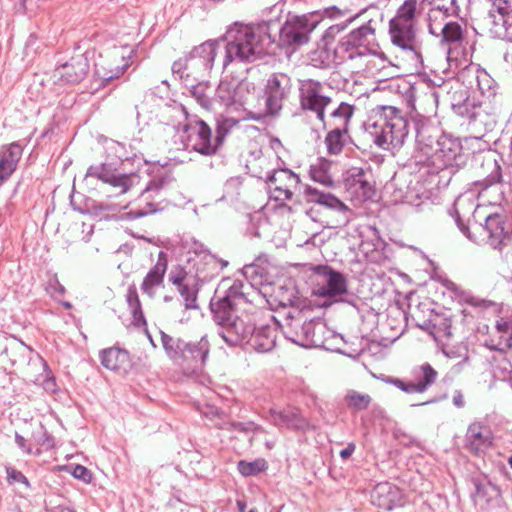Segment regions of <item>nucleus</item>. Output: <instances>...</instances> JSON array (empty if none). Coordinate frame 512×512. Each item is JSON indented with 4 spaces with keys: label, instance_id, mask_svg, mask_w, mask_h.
<instances>
[{
    "label": "nucleus",
    "instance_id": "nucleus-1",
    "mask_svg": "<svg viewBox=\"0 0 512 512\" xmlns=\"http://www.w3.org/2000/svg\"><path fill=\"white\" fill-rule=\"evenodd\" d=\"M222 68L233 63H251L268 53L273 44L266 25L235 23L228 28L223 38Z\"/></svg>",
    "mask_w": 512,
    "mask_h": 512
},
{
    "label": "nucleus",
    "instance_id": "nucleus-2",
    "mask_svg": "<svg viewBox=\"0 0 512 512\" xmlns=\"http://www.w3.org/2000/svg\"><path fill=\"white\" fill-rule=\"evenodd\" d=\"M243 288L242 282L235 281L224 296L212 300L210 304L214 320L222 327L219 335L229 346L248 343L254 328L236 315L238 309L247 303Z\"/></svg>",
    "mask_w": 512,
    "mask_h": 512
},
{
    "label": "nucleus",
    "instance_id": "nucleus-3",
    "mask_svg": "<svg viewBox=\"0 0 512 512\" xmlns=\"http://www.w3.org/2000/svg\"><path fill=\"white\" fill-rule=\"evenodd\" d=\"M364 128L372 141L384 150L400 148L408 134L407 120L392 106L373 110Z\"/></svg>",
    "mask_w": 512,
    "mask_h": 512
},
{
    "label": "nucleus",
    "instance_id": "nucleus-4",
    "mask_svg": "<svg viewBox=\"0 0 512 512\" xmlns=\"http://www.w3.org/2000/svg\"><path fill=\"white\" fill-rule=\"evenodd\" d=\"M374 32L371 21L351 31L336 48V54L341 61L359 59V66L364 65L370 72L377 70V63L379 61L383 63L385 59L368 47Z\"/></svg>",
    "mask_w": 512,
    "mask_h": 512
},
{
    "label": "nucleus",
    "instance_id": "nucleus-5",
    "mask_svg": "<svg viewBox=\"0 0 512 512\" xmlns=\"http://www.w3.org/2000/svg\"><path fill=\"white\" fill-rule=\"evenodd\" d=\"M160 335L163 349L172 361L193 370L204 366L210 351V343L206 336L196 342H186L163 331H160Z\"/></svg>",
    "mask_w": 512,
    "mask_h": 512
},
{
    "label": "nucleus",
    "instance_id": "nucleus-6",
    "mask_svg": "<svg viewBox=\"0 0 512 512\" xmlns=\"http://www.w3.org/2000/svg\"><path fill=\"white\" fill-rule=\"evenodd\" d=\"M303 197L307 203L323 206L328 209L330 213L334 214V217L328 215L322 217L315 208L311 207L307 209L306 215L311 220L320 222L325 228L337 229L345 227L351 221V210L331 193H326L312 186H306Z\"/></svg>",
    "mask_w": 512,
    "mask_h": 512
},
{
    "label": "nucleus",
    "instance_id": "nucleus-7",
    "mask_svg": "<svg viewBox=\"0 0 512 512\" xmlns=\"http://www.w3.org/2000/svg\"><path fill=\"white\" fill-rule=\"evenodd\" d=\"M473 234L468 238L474 242H486L500 254L509 255L512 244V222L499 213L489 214L485 223L472 224Z\"/></svg>",
    "mask_w": 512,
    "mask_h": 512
},
{
    "label": "nucleus",
    "instance_id": "nucleus-8",
    "mask_svg": "<svg viewBox=\"0 0 512 512\" xmlns=\"http://www.w3.org/2000/svg\"><path fill=\"white\" fill-rule=\"evenodd\" d=\"M254 95L253 83L226 76L218 84L214 100L230 112L249 111L253 106Z\"/></svg>",
    "mask_w": 512,
    "mask_h": 512
},
{
    "label": "nucleus",
    "instance_id": "nucleus-9",
    "mask_svg": "<svg viewBox=\"0 0 512 512\" xmlns=\"http://www.w3.org/2000/svg\"><path fill=\"white\" fill-rule=\"evenodd\" d=\"M475 160L476 162H481L483 172L480 175L484 176L483 179L474 182L475 188L480 187L477 191L478 197L482 199L488 198L490 204L502 205V202L505 200L502 189L499 185H494L501 177L497 161L490 153L478 156Z\"/></svg>",
    "mask_w": 512,
    "mask_h": 512
},
{
    "label": "nucleus",
    "instance_id": "nucleus-10",
    "mask_svg": "<svg viewBox=\"0 0 512 512\" xmlns=\"http://www.w3.org/2000/svg\"><path fill=\"white\" fill-rule=\"evenodd\" d=\"M429 161L437 170L450 169L455 172L465 165L467 155L462 152L461 144L457 139L442 135L438 138Z\"/></svg>",
    "mask_w": 512,
    "mask_h": 512
},
{
    "label": "nucleus",
    "instance_id": "nucleus-11",
    "mask_svg": "<svg viewBox=\"0 0 512 512\" xmlns=\"http://www.w3.org/2000/svg\"><path fill=\"white\" fill-rule=\"evenodd\" d=\"M332 102V98L326 94L325 87L312 79L300 81L299 103L302 110L313 112L326 128L325 108Z\"/></svg>",
    "mask_w": 512,
    "mask_h": 512
},
{
    "label": "nucleus",
    "instance_id": "nucleus-12",
    "mask_svg": "<svg viewBox=\"0 0 512 512\" xmlns=\"http://www.w3.org/2000/svg\"><path fill=\"white\" fill-rule=\"evenodd\" d=\"M320 22L318 12L310 15L291 16L280 31V38L287 45H301L308 41L309 34Z\"/></svg>",
    "mask_w": 512,
    "mask_h": 512
},
{
    "label": "nucleus",
    "instance_id": "nucleus-13",
    "mask_svg": "<svg viewBox=\"0 0 512 512\" xmlns=\"http://www.w3.org/2000/svg\"><path fill=\"white\" fill-rule=\"evenodd\" d=\"M189 73L207 75L213 68L216 58L222 63V45L219 40H209L194 47L187 55Z\"/></svg>",
    "mask_w": 512,
    "mask_h": 512
},
{
    "label": "nucleus",
    "instance_id": "nucleus-14",
    "mask_svg": "<svg viewBox=\"0 0 512 512\" xmlns=\"http://www.w3.org/2000/svg\"><path fill=\"white\" fill-rule=\"evenodd\" d=\"M487 26L491 37L503 41H511L512 5L509 0H490Z\"/></svg>",
    "mask_w": 512,
    "mask_h": 512
},
{
    "label": "nucleus",
    "instance_id": "nucleus-15",
    "mask_svg": "<svg viewBox=\"0 0 512 512\" xmlns=\"http://www.w3.org/2000/svg\"><path fill=\"white\" fill-rule=\"evenodd\" d=\"M186 146L200 154L212 155L219 145L220 138H212L211 129L203 120H195L185 125Z\"/></svg>",
    "mask_w": 512,
    "mask_h": 512
},
{
    "label": "nucleus",
    "instance_id": "nucleus-16",
    "mask_svg": "<svg viewBox=\"0 0 512 512\" xmlns=\"http://www.w3.org/2000/svg\"><path fill=\"white\" fill-rule=\"evenodd\" d=\"M316 277L314 294L320 297H336L347 293L345 276L327 265L313 267Z\"/></svg>",
    "mask_w": 512,
    "mask_h": 512
},
{
    "label": "nucleus",
    "instance_id": "nucleus-17",
    "mask_svg": "<svg viewBox=\"0 0 512 512\" xmlns=\"http://www.w3.org/2000/svg\"><path fill=\"white\" fill-rule=\"evenodd\" d=\"M132 53L131 47H115L96 65V74L103 82L119 78L130 66Z\"/></svg>",
    "mask_w": 512,
    "mask_h": 512
},
{
    "label": "nucleus",
    "instance_id": "nucleus-18",
    "mask_svg": "<svg viewBox=\"0 0 512 512\" xmlns=\"http://www.w3.org/2000/svg\"><path fill=\"white\" fill-rule=\"evenodd\" d=\"M291 328V335H287L288 339L303 347L324 345L326 334L329 332L326 325L319 319L306 321L303 324L294 322Z\"/></svg>",
    "mask_w": 512,
    "mask_h": 512
},
{
    "label": "nucleus",
    "instance_id": "nucleus-19",
    "mask_svg": "<svg viewBox=\"0 0 512 512\" xmlns=\"http://www.w3.org/2000/svg\"><path fill=\"white\" fill-rule=\"evenodd\" d=\"M291 78L284 73H274L269 76L265 85L266 112L277 114L291 92Z\"/></svg>",
    "mask_w": 512,
    "mask_h": 512
},
{
    "label": "nucleus",
    "instance_id": "nucleus-20",
    "mask_svg": "<svg viewBox=\"0 0 512 512\" xmlns=\"http://www.w3.org/2000/svg\"><path fill=\"white\" fill-rule=\"evenodd\" d=\"M95 178L118 189L120 193L127 192L139 183L140 177L136 173H118L105 164L92 165L88 168L86 179Z\"/></svg>",
    "mask_w": 512,
    "mask_h": 512
},
{
    "label": "nucleus",
    "instance_id": "nucleus-21",
    "mask_svg": "<svg viewBox=\"0 0 512 512\" xmlns=\"http://www.w3.org/2000/svg\"><path fill=\"white\" fill-rule=\"evenodd\" d=\"M438 373L428 363H424L412 370V380L409 382L401 379H393L391 382L394 386L402 390L403 392L413 393H424L431 385H433L437 379Z\"/></svg>",
    "mask_w": 512,
    "mask_h": 512
},
{
    "label": "nucleus",
    "instance_id": "nucleus-22",
    "mask_svg": "<svg viewBox=\"0 0 512 512\" xmlns=\"http://www.w3.org/2000/svg\"><path fill=\"white\" fill-rule=\"evenodd\" d=\"M389 34L393 45L410 53L412 58L415 60H419L421 58L416 41V30L414 24L390 21Z\"/></svg>",
    "mask_w": 512,
    "mask_h": 512
},
{
    "label": "nucleus",
    "instance_id": "nucleus-23",
    "mask_svg": "<svg viewBox=\"0 0 512 512\" xmlns=\"http://www.w3.org/2000/svg\"><path fill=\"white\" fill-rule=\"evenodd\" d=\"M299 183V176L288 169L274 171L268 178L269 189L277 201L291 200Z\"/></svg>",
    "mask_w": 512,
    "mask_h": 512
},
{
    "label": "nucleus",
    "instance_id": "nucleus-24",
    "mask_svg": "<svg viewBox=\"0 0 512 512\" xmlns=\"http://www.w3.org/2000/svg\"><path fill=\"white\" fill-rule=\"evenodd\" d=\"M466 25L451 20L439 32L440 45L447 50V59H457L459 48H462L466 42Z\"/></svg>",
    "mask_w": 512,
    "mask_h": 512
},
{
    "label": "nucleus",
    "instance_id": "nucleus-25",
    "mask_svg": "<svg viewBox=\"0 0 512 512\" xmlns=\"http://www.w3.org/2000/svg\"><path fill=\"white\" fill-rule=\"evenodd\" d=\"M88 61L83 54L72 57L69 62L57 67L53 77L65 84L80 82L88 72Z\"/></svg>",
    "mask_w": 512,
    "mask_h": 512
},
{
    "label": "nucleus",
    "instance_id": "nucleus-26",
    "mask_svg": "<svg viewBox=\"0 0 512 512\" xmlns=\"http://www.w3.org/2000/svg\"><path fill=\"white\" fill-rule=\"evenodd\" d=\"M490 429L480 422L472 423L465 435V447L473 454L480 455L492 445Z\"/></svg>",
    "mask_w": 512,
    "mask_h": 512
},
{
    "label": "nucleus",
    "instance_id": "nucleus-27",
    "mask_svg": "<svg viewBox=\"0 0 512 512\" xmlns=\"http://www.w3.org/2000/svg\"><path fill=\"white\" fill-rule=\"evenodd\" d=\"M371 502L381 509L391 510L401 505L402 493L398 487L389 482L378 483L371 492Z\"/></svg>",
    "mask_w": 512,
    "mask_h": 512
},
{
    "label": "nucleus",
    "instance_id": "nucleus-28",
    "mask_svg": "<svg viewBox=\"0 0 512 512\" xmlns=\"http://www.w3.org/2000/svg\"><path fill=\"white\" fill-rule=\"evenodd\" d=\"M269 419L277 427L289 429H305L308 426L306 419L295 407H287L283 410L269 409Z\"/></svg>",
    "mask_w": 512,
    "mask_h": 512
},
{
    "label": "nucleus",
    "instance_id": "nucleus-29",
    "mask_svg": "<svg viewBox=\"0 0 512 512\" xmlns=\"http://www.w3.org/2000/svg\"><path fill=\"white\" fill-rule=\"evenodd\" d=\"M276 325H262L253 328L248 344L257 352L271 351L276 344Z\"/></svg>",
    "mask_w": 512,
    "mask_h": 512
},
{
    "label": "nucleus",
    "instance_id": "nucleus-30",
    "mask_svg": "<svg viewBox=\"0 0 512 512\" xmlns=\"http://www.w3.org/2000/svg\"><path fill=\"white\" fill-rule=\"evenodd\" d=\"M167 264V256L161 251L156 264L147 273L141 285L142 291L148 296L153 297L156 289L162 285Z\"/></svg>",
    "mask_w": 512,
    "mask_h": 512
},
{
    "label": "nucleus",
    "instance_id": "nucleus-31",
    "mask_svg": "<svg viewBox=\"0 0 512 512\" xmlns=\"http://www.w3.org/2000/svg\"><path fill=\"white\" fill-rule=\"evenodd\" d=\"M22 151V146L17 142H13L0 150V186L15 171Z\"/></svg>",
    "mask_w": 512,
    "mask_h": 512
},
{
    "label": "nucleus",
    "instance_id": "nucleus-32",
    "mask_svg": "<svg viewBox=\"0 0 512 512\" xmlns=\"http://www.w3.org/2000/svg\"><path fill=\"white\" fill-rule=\"evenodd\" d=\"M102 365L117 372H127L130 368V357L127 351L119 348H109L100 354Z\"/></svg>",
    "mask_w": 512,
    "mask_h": 512
},
{
    "label": "nucleus",
    "instance_id": "nucleus-33",
    "mask_svg": "<svg viewBox=\"0 0 512 512\" xmlns=\"http://www.w3.org/2000/svg\"><path fill=\"white\" fill-rule=\"evenodd\" d=\"M200 253V259H191V263L196 273L203 275L204 278L218 273L220 269L227 265L226 261L216 258L207 250H201Z\"/></svg>",
    "mask_w": 512,
    "mask_h": 512
},
{
    "label": "nucleus",
    "instance_id": "nucleus-34",
    "mask_svg": "<svg viewBox=\"0 0 512 512\" xmlns=\"http://www.w3.org/2000/svg\"><path fill=\"white\" fill-rule=\"evenodd\" d=\"M476 491L473 499L476 505L481 508L489 506L492 502H496L500 496V491L492 482L482 481L475 483Z\"/></svg>",
    "mask_w": 512,
    "mask_h": 512
},
{
    "label": "nucleus",
    "instance_id": "nucleus-35",
    "mask_svg": "<svg viewBox=\"0 0 512 512\" xmlns=\"http://www.w3.org/2000/svg\"><path fill=\"white\" fill-rule=\"evenodd\" d=\"M355 107L349 103L341 102L338 107L333 110L326 122V127L339 128V130L347 129L354 114Z\"/></svg>",
    "mask_w": 512,
    "mask_h": 512
},
{
    "label": "nucleus",
    "instance_id": "nucleus-36",
    "mask_svg": "<svg viewBox=\"0 0 512 512\" xmlns=\"http://www.w3.org/2000/svg\"><path fill=\"white\" fill-rule=\"evenodd\" d=\"M347 129L332 128L325 137V145L330 155H339L349 140Z\"/></svg>",
    "mask_w": 512,
    "mask_h": 512
},
{
    "label": "nucleus",
    "instance_id": "nucleus-37",
    "mask_svg": "<svg viewBox=\"0 0 512 512\" xmlns=\"http://www.w3.org/2000/svg\"><path fill=\"white\" fill-rule=\"evenodd\" d=\"M332 163L324 158H319L317 162L311 166L310 175L315 182L325 186L333 184V178L330 174Z\"/></svg>",
    "mask_w": 512,
    "mask_h": 512
},
{
    "label": "nucleus",
    "instance_id": "nucleus-38",
    "mask_svg": "<svg viewBox=\"0 0 512 512\" xmlns=\"http://www.w3.org/2000/svg\"><path fill=\"white\" fill-rule=\"evenodd\" d=\"M475 196V191H470L467 193H464L463 195L459 196L456 201L454 202L453 207V213H451V216H454L455 214V221L459 227V229L468 237L470 234V229H472L471 226H465L462 221V215H464V206L468 202H472L473 198Z\"/></svg>",
    "mask_w": 512,
    "mask_h": 512
},
{
    "label": "nucleus",
    "instance_id": "nucleus-39",
    "mask_svg": "<svg viewBox=\"0 0 512 512\" xmlns=\"http://www.w3.org/2000/svg\"><path fill=\"white\" fill-rule=\"evenodd\" d=\"M456 15L457 14H448V12L430 9L428 12L429 32L432 35L439 37V32L451 21L450 18Z\"/></svg>",
    "mask_w": 512,
    "mask_h": 512
},
{
    "label": "nucleus",
    "instance_id": "nucleus-40",
    "mask_svg": "<svg viewBox=\"0 0 512 512\" xmlns=\"http://www.w3.org/2000/svg\"><path fill=\"white\" fill-rule=\"evenodd\" d=\"M417 3L418 0H405L398 8L395 17L390 21L415 25Z\"/></svg>",
    "mask_w": 512,
    "mask_h": 512
},
{
    "label": "nucleus",
    "instance_id": "nucleus-41",
    "mask_svg": "<svg viewBox=\"0 0 512 512\" xmlns=\"http://www.w3.org/2000/svg\"><path fill=\"white\" fill-rule=\"evenodd\" d=\"M209 88L208 82L201 81L193 85L190 91L197 103L207 110L212 109L215 102L214 98L210 97Z\"/></svg>",
    "mask_w": 512,
    "mask_h": 512
},
{
    "label": "nucleus",
    "instance_id": "nucleus-42",
    "mask_svg": "<svg viewBox=\"0 0 512 512\" xmlns=\"http://www.w3.org/2000/svg\"><path fill=\"white\" fill-rule=\"evenodd\" d=\"M199 411L203 417L213 422L214 425L220 429H226L228 425H231V423L225 420L224 414L215 406L205 405L199 408ZM232 426L242 428V424H232Z\"/></svg>",
    "mask_w": 512,
    "mask_h": 512
},
{
    "label": "nucleus",
    "instance_id": "nucleus-43",
    "mask_svg": "<svg viewBox=\"0 0 512 512\" xmlns=\"http://www.w3.org/2000/svg\"><path fill=\"white\" fill-rule=\"evenodd\" d=\"M127 303L129 305L134 322L137 325L145 324L144 315L141 309L138 293L134 287H129L126 295Z\"/></svg>",
    "mask_w": 512,
    "mask_h": 512
},
{
    "label": "nucleus",
    "instance_id": "nucleus-44",
    "mask_svg": "<svg viewBox=\"0 0 512 512\" xmlns=\"http://www.w3.org/2000/svg\"><path fill=\"white\" fill-rule=\"evenodd\" d=\"M7 482L9 485H19L20 493L27 494L31 490L27 477L14 467H6Z\"/></svg>",
    "mask_w": 512,
    "mask_h": 512
},
{
    "label": "nucleus",
    "instance_id": "nucleus-45",
    "mask_svg": "<svg viewBox=\"0 0 512 512\" xmlns=\"http://www.w3.org/2000/svg\"><path fill=\"white\" fill-rule=\"evenodd\" d=\"M346 401L350 407L357 410H364L369 406L371 397L368 394L350 391L346 395Z\"/></svg>",
    "mask_w": 512,
    "mask_h": 512
},
{
    "label": "nucleus",
    "instance_id": "nucleus-46",
    "mask_svg": "<svg viewBox=\"0 0 512 512\" xmlns=\"http://www.w3.org/2000/svg\"><path fill=\"white\" fill-rule=\"evenodd\" d=\"M266 467L265 461L256 460L253 462L240 461L238 463V470L243 476L255 475L263 471Z\"/></svg>",
    "mask_w": 512,
    "mask_h": 512
},
{
    "label": "nucleus",
    "instance_id": "nucleus-47",
    "mask_svg": "<svg viewBox=\"0 0 512 512\" xmlns=\"http://www.w3.org/2000/svg\"><path fill=\"white\" fill-rule=\"evenodd\" d=\"M29 348L22 342H12L9 346L5 348V354L10 357L11 363L16 364L20 361L17 357V354L21 356H25Z\"/></svg>",
    "mask_w": 512,
    "mask_h": 512
},
{
    "label": "nucleus",
    "instance_id": "nucleus-48",
    "mask_svg": "<svg viewBox=\"0 0 512 512\" xmlns=\"http://www.w3.org/2000/svg\"><path fill=\"white\" fill-rule=\"evenodd\" d=\"M33 438L34 441L45 450L51 449L54 446L53 438L43 426H40L33 432Z\"/></svg>",
    "mask_w": 512,
    "mask_h": 512
},
{
    "label": "nucleus",
    "instance_id": "nucleus-49",
    "mask_svg": "<svg viewBox=\"0 0 512 512\" xmlns=\"http://www.w3.org/2000/svg\"><path fill=\"white\" fill-rule=\"evenodd\" d=\"M431 5V10H440L448 12V14H458V7L456 0H428Z\"/></svg>",
    "mask_w": 512,
    "mask_h": 512
},
{
    "label": "nucleus",
    "instance_id": "nucleus-50",
    "mask_svg": "<svg viewBox=\"0 0 512 512\" xmlns=\"http://www.w3.org/2000/svg\"><path fill=\"white\" fill-rule=\"evenodd\" d=\"M172 179L168 174L158 175L153 178L149 184L147 185L145 192L155 191L158 192L168 186L171 183Z\"/></svg>",
    "mask_w": 512,
    "mask_h": 512
},
{
    "label": "nucleus",
    "instance_id": "nucleus-51",
    "mask_svg": "<svg viewBox=\"0 0 512 512\" xmlns=\"http://www.w3.org/2000/svg\"><path fill=\"white\" fill-rule=\"evenodd\" d=\"M178 291L184 298L186 308H196V296L194 291H192L186 284L178 287Z\"/></svg>",
    "mask_w": 512,
    "mask_h": 512
},
{
    "label": "nucleus",
    "instance_id": "nucleus-52",
    "mask_svg": "<svg viewBox=\"0 0 512 512\" xmlns=\"http://www.w3.org/2000/svg\"><path fill=\"white\" fill-rule=\"evenodd\" d=\"M71 473H72L73 477H75L76 479L82 480L85 483H90L92 480V474L85 466L75 465L72 468Z\"/></svg>",
    "mask_w": 512,
    "mask_h": 512
},
{
    "label": "nucleus",
    "instance_id": "nucleus-53",
    "mask_svg": "<svg viewBox=\"0 0 512 512\" xmlns=\"http://www.w3.org/2000/svg\"><path fill=\"white\" fill-rule=\"evenodd\" d=\"M186 277V272L182 267H176L171 270L169 274V280L172 284L176 285L177 287H180L184 285L183 281Z\"/></svg>",
    "mask_w": 512,
    "mask_h": 512
},
{
    "label": "nucleus",
    "instance_id": "nucleus-54",
    "mask_svg": "<svg viewBox=\"0 0 512 512\" xmlns=\"http://www.w3.org/2000/svg\"><path fill=\"white\" fill-rule=\"evenodd\" d=\"M173 73L179 74L181 77L183 76L185 71L189 72V59L188 56H184L175 61L172 65Z\"/></svg>",
    "mask_w": 512,
    "mask_h": 512
},
{
    "label": "nucleus",
    "instance_id": "nucleus-55",
    "mask_svg": "<svg viewBox=\"0 0 512 512\" xmlns=\"http://www.w3.org/2000/svg\"><path fill=\"white\" fill-rule=\"evenodd\" d=\"M345 14H346L345 11H342V10L338 9L337 7L333 6V7L326 8L322 12L321 17L325 16V17H329L332 19H336V18L344 16Z\"/></svg>",
    "mask_w": 512,
    "mask_h": 512
},
{
    "label": "nucleus",
    "instance_id": "nucleus-56",
    "mask_svg": "<svg viewBox=\"0 0 512 512\" xmlns=\"http://www.w3.org/2000/svg\"><path fill=\"white\" fill-rule=\"evenodd\" d=\"M206 250L201 243L194 242L192 247L189 249V253H193L194 257H189L188 261L191 263V259H200V251Z\"/></svg>",
    "mask_w": 512,
    "mask_h": 512
},
{
    "label": "nucleus",
    "instance_id": "nucleus-57",
    "mask_svg": "<svg viewBox=\"0 0 512 512\" xmlns=\"http://www.w3.org/2000/svg\"><path fill=\"white\" fill-rule=\"evenodd\" d=\"M453 404L458 407L462 408L465 404L463 394L460 391H455L453 395Z\"/></svg>",
    "mask_w": 512,
    "mask_h": 512
},
{
    "label": "nucleus",
    "instance_id": "nucleus-58",
    "mask_svg": "<svg viewBox=\"0 0 512 512\" xmlns=\"http://www.w3.org/2000/svg\"><path fill=\"white\" fill-rule=\"evenodd\" d=\"M15 441H16L17 445L20 448L24 449L27 453H29V454L32 453L31 449L26 447V440H25L24 437H22L21 435L16 434Z\"/></svg>",
    "mask_w": 512,
    "mask_h": 512
},
{
    "label": "nucleus",
    "instance_id": "nucleus-59",
    "mask_svg": "<svg viewBox=\"0 0 512 512\" xmlns=\"http://www.w3.org/2000/svg\"><path fill=\"white\" fill-rule=\"evenodd\" d=\"M354 450H355V445L354 444H349L345 449L341 450L340 456L343 459H348L352 455Z\"/></svg>",
    "mask_w": 512,
    "mask_h": 512
},
{
    "label": "nucleus",
    "instance_id": "nucleus-60",
    "mask_svg": "<svg viewBox=\"0 0 512 512\" xmlns=\"http://www.w3.org/2000/svg\"><path fill=\"white\" fill-rule=\"evenodd\" d=\"M55 387H56V383H55L54 379H47L44 382V389L46 391L54 392L55 391Z\"/></svg>",
    "mask_w": 512,
    "mask_h": 512
},
{
    "label": "nucleus",
    "instance_id": "nucleus-61",
    "mask_svg": "<svg viewBox=\"0 0 512 512\" xmlns=\"http://www.w3.org/2000/svg\"><path fill=\"white\" fill-rule=\"evenodd\" d=\"M497 369L501 370L502 367L498 366ZM504 381L512 380V370H508L506 367H503V375L501 376Z\"/></svg>",
    "mask_w": 512,
    "mask_h": 512
},
{
    "label": "nucleus",
    "instance_id": "nucleus-62",
    "mask_svg": "<svg viewBox=\"0 0 512 512\" xmlns=\"http://www.w3.org/2000/svg\"><path fill=\"white\" fill-rule=\"evenodd\" d=\"M52 512H75L73 509L67 506H57L52 509Z\"/></svg>",
    "mask_w": 512,
    "mask_h": 512
},
{
    "label": "nucleus",
    "instance_id": "nucleus-63",
    "mask_svg": "<svg viewBox=\"0 0 512 512\" xmlns=\"http://www.w3.org/2000/svg\"><path fill=\"white\" fill-rule=\"evenodd\" d=\"M236 506H237L239 512H245V510H246V502L244 500L238 499L236 501Z\"/></svg>",
    "mask_w": 512,
    "mask_h": 512
},
{
    "label": "nucleus",
    "instance_id": "nucleus-64",
    "mask_svg": "<svg viewBox=\"0 0 512 512\" xmlns=\"http://www.w3.org/2000/svg\"><path fill=\"white\" fill-rule=\"evenodd\" d=\"M346 26H347V24H346V25H344V26H341V27H340L339 25L331 26V27L328 29V32H329V33H332L334 30H336L337 32H339V31L343 30Z\"/></svg>",
    "mask_w": 512,
    "mask_h": 512
}]
</instances>
